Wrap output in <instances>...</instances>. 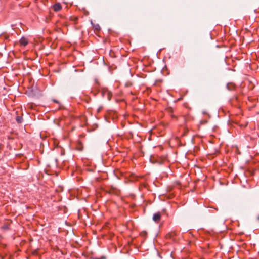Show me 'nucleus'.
Listing matches in <instances>:
<instances>
[{"instance_id":"1a4fd4ad","label":"nucleus","mask_w":259,"mask_h":259,"mask_svg":"<svg viewBox=\"0 0 259 259\" xmlns=\"http://www.w3.org/2000/svg\"><path fill=\"white\" fill-rule=\"evenodd\" d=\"M257 220L259 221V215L257 217Z\"/></svg>"},{"instance_id":"39448f33","label":"nucleus","mask_w":259,"mask_h":259,"mask_svg":"<svg viewBox=\"0 0 259 259\" xmlns=\"http://www.w3.org/2000/svg\"><path fill=\"white\" fill-rule=\"evenodd\" d=\"M61 5L59 3L55 4L53 6V9L55 11L58 12L61 9Z\"/></svg>"},{"instance_id":"6e6552de","label":"nucleus","mask_w":259,"mask_h":259,"mask_svg":"<svg viewBox=\"0 0 259 259\" xmlns=\"http://www.w3.org/2000/svg\"><path fill=\"white\" fill-rule=\"evenodd\" d=\"M93 259H104V257H102V258H98V257H95V258H94Z\"/></svg>"},{"instance_id":"f257e3e1","label":"nucleus","mask_w":259,"mask_h":259,"mask_svg":"<svg viewBox=\"0 0 259 259\" xmlns=\"http://www.w3.org/2000/svg\"><path fill=\"white\" fill-rule=\"evenodd\" d=\"M28 89L34 96H38L41 94L40 93L41 90L38 88L37 83H34V82H33L30 87H28Z\"/></svg>"},{"instance_id":"0eeeda50","label":"nucleus","mask_w":259,"mask_h":259,"mask_svg":"<svg viewBox=\"0 0 259 259\" xmlns=\"http://www.w3.org/2000/svg\"><path fill=\"white\" fill-rule=\"evenodd\" d=\"M94 27L95 28V29L96 30H99L100 29V26L98 25V24H96L94 26Z\"/></svg>"},{"instance_id":"423d86ee","label":"nucleus","mask_w":259,"mask_h":259,"mask_svg":"<svg viewBox=\"0 0 259 259\" xmlns=\"http://www.w3.org/2000/svg\"><path fill=\"white\" fill-rule=\"evenodd\" d=\"M16 120L18 123H20L22 122L23 118L21 116H17Z\"/></svg>"},{"instance_id":"f03ea898","label":"nucleus","mask_w":259,"mask_h":259,"mask_svg":"<svg viewBox=\"0 0 259 259\" xmlns=\"http://www.w3.org/2000/svg\"><path fill=\"white\" fill-rule=\"evenodd\" d=\"M161 218V215L160 213H155L153 216V220L155 222H158Z\"/></svg>"},{"instance_id":"7ed1b4c3","label":"nucleus","mask_w":259,"mask_h":259,"mask_svg":"<svg viewBox=\"0 0 259 259\" xmlns=\"http://www.w3.org/2000/svg\"><path fill=\"white\" fill-rule=\"evenodd\" d=\"M227 88L229 90H232L235 89V84L233 82H229L227 84Z\"/></svg>"},{"instance_id":"20e7f679","label":"nucleus","mask_w":259,"mask_h":259,"mask_svg":"<svg viewBox=\"0 0 259 259\" xmlns=\"http://www.w3.org/2000/svg\"><path fill=\"white\" fill-rule=\"evenodd\" d=\"M20 43L21 45L25 46L28 44V40L26 38L22 37L20 40Z\"/></svg>"}]
</instances>
